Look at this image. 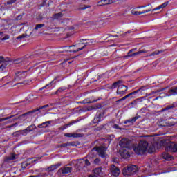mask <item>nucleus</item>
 <instances>
[{
  "label": "nucleus",
  "instance_id": "obj_29",
  "mask_svg": "<svg viewBox=\"0 0 177 177\" xmlns=\"http://www.w3.org/2000/svg\"><path fill=\"white\" fill-rule=\"evenodd\" d=\"M102 108V104H98L95 106H89L88 108V111H91V110H96V109H101Z\"/></svg>",
  "mask_w": 177,
  "mask_h": 177
},
{
  "label": "nucleus",
  "instance_id": "obj_33",
  "mask_svg": "<svg viewBox=\"0 0 177 177\" xmlns=\"http://www.w3.org/2000/svg\"><path fill=\"white\" fill-rule=\"evenodd\" d=\"M13 117H16V115H10L6 118H0V122L3 121H6L7 120H10V118H13Z\"/></svg>",
  "mask_w": 177,
  "mask_h": 177
},
{
  "label": "nucleus",
  "instance_id": "obj_54",
  "mask_svg": "<svg viewBox=\"0 0 177 177\" xmlns=\"http://www.w3.org/2000/svg\"><path fill=\"white\" fill-rule=\"evenodd\" d=\"M6 39H9V35H6L2 39L3 41H5Z\"/></svg>",
  "mask_w": 177,
  "mask_h": 177
},
{
  "label": "nucleus",
  "instance_id": "obj_55",
  "mask_svg": "<svg viewBox=\"0 0 177 177\" xmlns=\"http://www.w3.org/2000/svg\"><path fill=\"white\" fill-rule=\"evenodd\" d=\"M100 161V160H99V158H96L95 160H94V162L95 164H99V162Z\"/></svg>",
  "mask_w": 177,
  "mask_h": 177
},
{
  "label": "nucleus",
  "instance_id": "obj_48",
  "mask_svg": "<svg viewBox=\"0 0 177 177\" xmlns=\"http://www.w3.org/2000/svg\"><path fill=\"white\" fill-rule=\"evenodd\" d=\"M113 128H115V129H121L120 127L118 126V124H114L113 126Z\"/></svg>",
  "mask_w": 177,
  "mask_h": 177
},
{
  "label": "nucleus",
  "instance_id": "obj_34",
  "mask_svg": "<svg viewBox=\"0 0 177 177\" xmlns=\"http://www.w3.org/2000/svg\"><path fill=\"white\" fill-rule=\"evenodd\" d=\"M34 158H32V160L30 161L31 164H34V162H37V161H39V160H41L42 158V156H39Z\"/></svg>",
  "mask_w": 177,
  "mask_h": 177
},
{
  "label": "nucleus",
  "instance_id": "obj_22",
  "mask_svg": "<svg viewBox=\"0 0 177 177\" xmlns=\"http://www.w3.org/2000/svg\"><path fill=\"white\" fill-rule=\"evenodd\" d=\"M93 172L95 175H98V176H103V171H102V167L95 168L93 170Z\"/></svg>",
  "mask_w": 177,
  "mask_h": 177
},
{
  "label": "nucleus",
  "instance_id": "obj_58",
  "mask_svg": "<svg viewBox=\"0 0 177 177\" xmlns=\"http://www.w3.org/2000/svg\"><path fill=\"white\" fill-rule=\"evenodd\" d=\"M26 59H31V57H32V56H28V55H26L25 56Z\"/></svg>",
  "mask_w": 177,
  "mask_h": 177
},
{
  "label": "nucleus",
  "instance_id": "obj_59",
  "mask_svg": "<svg viewBox=\"0 0 177 177\" xmlns=\"http://www.w3.org/2000/svg\"><path fill=\"white\" fill-rule=\"evenodd\" d=\"M95 102H97V100H95L93 101H89L88 103H95Z\"/></svg>",
  "mask_w": 177,
  "mask_h": 177
},
{
  "label": "nucleus",
  "instance_id": "obj_6",
  "mask_svg": "<svg viewBox=\"0 0 177 177\" xmlns=\"http://www.w3.org/2000/svg\"><path fill=\"white\" fill-rule=\"evenodd\" d=\"M129 145H131V140L128 138H122L119 142V145L120 147H123L124 149H129Z\"/></svg>",
  "mask_w": 177,
  "mask_h": 177
},
{
  "label": "nucleus",
  "instance_id": "obj_28",
  "mask_svg": "<svg viewBox=\"0 0 177 177\" xmlns=\"http://www.w3.org/2000/svg\"><path fill=\"white\" fill-rule=\"evenodd\" d=\"M148 153L151 154L152 153H154L156 151V147L154 145H150L149 148L147 149Z\"/></svg>",
  "mask_w": 177,
  "mask_h": 177
},
{
  "label": "nucleus",
  "instance_id": "obj_18",
  "mask_svg": "<svg viewBox=\"0 0 177 177\" xmlns=\"http://www.w3.org/2000/svg\"><path fill=\"white\" fill-rule=\"evenodd\" d=\"M63 17V12H58L53 14V16L51 17L52 20H60Z\"/></svg>",
  "mask_w": 177,
  "mask_h": 177
},
{
  "label": "nucleus",
  "instance_id": "obj_26",
  "mask_svg": "<svg viewBox=\"0 0 177 177\" xmlns=\"http://www.w3.org/2000/svg\"><path fill=\"white\" fill-rule=\"evenodd\" d=\"M86 46V45L84 44L83 46L79 47L78 48H77V50H67V52H70V53L73 52V53H75L77 52H80V50H82V49H84Z\"/></svg>",
  "mask_w": 177,
  "mask_h": 177
},
{
  "label": "nucleus",
  "instance_id": "obj_25",
  "mask_svg": "<svg viewBox=\"0 0 177 177\" xmlns=\"http://www.w3.org/2000/svg\"><path fill=\"white\" fill-rule=\"evenodd\" d=\"M166 6H168V3L165 2L164 3H162V5L159 6L158 7L152 9V12H154L155 10H158L160 9H162L164 8H166Z\"/></svg>",
  "mask_w": 177,
  "mask_h": 177
},
{
  "label": "nucleus",
  "instance_id": "obj_14",
  "mask_svg": "<svg viewBox=\"0 0 177 177\" xmlns=\"http://www.w3.org/2000/svg\"><path fill=\"white\" fill-rule=\"evenodd\" d=\"M120 156L123 158H129V157H131V154H129V151H127V149H122L120 151Z\"/></svg>",
  "mask_w": 177,
  "mask_h": 177
},
{
  "label": "nucleus",
  "instance_id": "obj_44",
  "mask_svg": "<svg viewBox=\"0 0 177 177\" xmlns=\"http://www.w3.org/2000/svg\"><path fill=\"white\" fill-rule=\"evenodd\" d=\"M27 37V35L26 34H22L21 35L17 37V39H21V38H26Z\"/></svg>",
  "mask_w": 177,
  "mask_h": 177
},
{
  "label": "nucleus",
  "instance_id": "obj_23",
  "mask_svg": "<svg viewBox=\"0 0 177 177\" xmlns=\"http://www.w3.org/2000/svg\"><path fill=\"white\" fill-rule=\"evenodd\" d=\"M64 136H66L67 138H80V136H81V134H80V133H65Z\"/></svg>",
  "mask_w": 177,
  "mask_h": 177
},
{
  "label": "nucleus",
  "instance_id": "obj_11",
  "mask_svg": "<svg viewBox=\"0 0 177 177\" xmlns=\"http://www.w3.org/2000/svg\"><path fill=\"white\" fill-rule=\"evenodd\" d=\"M73 171V167H62L59 169L58 172H62L64 175L66 174H70Z\"/></svg>",
  "mask_w": 177,
  "mask_h": 177
},
{
  "label": "nucleus",
  "instance_id": "obj_42",
  "mask_svg": "<svg viewBox=\"0 0 177 177\" xmlns=\"http://www.w3.org/2000/svg\"><path fill=\"white\" fill-rule=\"evenodd\" d=\"M24 15V13L21 15H19L18 16H17L15 20H21V19H23Z\"/></svg>",
  "mask_w": 177,
  "mask_h": 177
},
{
  "label": "nucleus",
  "instance_id": "obj_20",
  "mask_svg": "<svg viewBox=\"0 0 177 177\" xmlns=\"http://www.w3.org/2000/svg\"><path fill=\"white\" fill-rule=\"evenodd\" d=\"M103 113H100L98 115L95 116L93 120L94 124H98L100 122L101 120H103Z\"/></svg>",
  "mask_w": 177,
  "mask_h": 177
},
{
  "label": "nucleus",
  "instance_id": "obj_45",
  "mask_svg": "<svg viewBox=\"0 0 177 177\" xmlns=\"http://www.w3.org/2000/svg\"><path fill=\"white\" fill-rule=\"evenodd\" d=\"M142 89H143V88H140L138 90L132 92L131 93H132V95H136V93H138V92H140V91H142Z\"/></svg>",
  "mask_w": 177,
  "mask_h": 177
},
{
  "label": "nucleus",
  "instance_id": "obj_46",
  "mask_svg": "<svg viewBox=\"0 0 177 177\" xmlns=\"http://www.w3.org/2000/svg\"><path fill=\"white\" fill-rule=\"evenodd\" d=\"M160 127H167V123H165L164 121H161L160 122Z\"/></svg>",
  "mask_w": 177,
  "mask_h": 177
},
{
  "label": "nucleus",
  "instance_id": "obj_62",
  "mask_svg": "<svg viewBox=\"0 0 177 177\" xmlns=\"http://www.w3.org/2000/svg\"><path fill=\"white\" fill-rule=\"evenodd\" d=\"M128 97H129V95H127L126 96H124V99H128Z\"/></svg>",
  "mask_w": 177,
  "mask_h": 177
},
{
  "label": "nucleus",
  "instance_id": "obj_31",
  "mask_svg": "<svg viewBox=\"0 0 177 177\" xmlns=\"http://www.w3.org/2000/svg\"><path fill=\"white\" fill-rule=\"evenodd\" d=\"M35 128H37V126H35V124H31L30 126H28L26 129L28 130V132H31L32 131H34V129H35Z\"/></svg>",
  "mask_w": 177,
  "mask_h": 177
},
{
  "label": "nucleus",
  "instance_id": "obj_39",
  "mask_svg": "<svg viewBox=\"0 0 177 177\" xmlns=\"http://www.w3.org/2000/svg\"><path fill=\"white\" fill-rule=\"evenodd\" d=\"M160 53H162V51H160V50L155 51V52L151 53V54L149 55V56H154V55H160Z\"/></svg>",
  "mask_w": 177,
  "mask_h": 177
},
{
  "label": "nucleus",
  "instance_id": "obj_40",
  "mask_svg": "<svg viewBox=\"0 0 177 177\" xmlns=\"http://www.w3.org/2000/svg\"><path fill=\"white\" fill-rule=\"evenodd\" d=\"M53 167H54V169H57V168H59V167H62V163H57L55 165H53Z\"/></svg>",
  "mask_w": 177,
  "mask_h": 177
},
{
  "label": "nucleus",
  "instance_id": "obj_64",
  "mask_svg": "<svg viewBox=\"0 0 177 177\" xmlns=\"http://www.w3.org/2000/svg\"><path fill=\"white\" fill-rule=\"evenodd\" d=\"M166 110H168V109H165H165H162L161 111H162V112L166 111Z\"/></svg>",
  "mask_w": 177,
  "mask_h": 177
},
{
  "label": "nucleus",
  "instance_id": "obj_47",
  "mask_svg": "<svg viewBox=\"0 0 177 177\" xmlns=\"http://www.w3.org/2000/svg\"><path fill=\"white\" fill-rule=\"evenodd\" d=\"M17 132H24V133H28V130L27 129H24V130H19Z\"/></svg>",
  "mask_w": 177,
  "mask_h": 177
},
{
  "label": "nucleus",
  "instance_id": "obj_52",
  "mask_svg": "<svg viewBox=\"0 0 177 177\" xmlns=\"http://www.w3.org/2000/svg\"><path fill=\"white\" fill-rule=\"evenodd\" d=\"M133 50H136V48L130 50L128 52L127 56H129V55H131V53H132V52H133Z\"/></svg>",
  "mask_w": 177,
  "mask_h": 177
},
{
  "label": "nucleus",
  "instance_id": "obj_60",
  "mask_svg": "<svg viewBox=\"0 0 177 177\" xmlns=\"http://www.w3.org/2000/svg\"><path fill=\"white\" fill-rule=\"evenodd\" d=\"M122 100H125V97H122L118 100V102H122Z\"/></svg>",
  "mask_w": 177,
  "mask_h": 177
},
{
  "label": "nucleus",
  "instance_id": "obj_21",
  "mask_svg": "<svg viewBox=\"0 0 177 177\" xmlns=\"http://www.w3.org/2000/svg\"><path fill=\"white\" fill-rule=\"evenodd\" d=\"M75 122H77V121L75 120H73L71 121V122L68 123V124H64V126L61 127L59 128V129H61L62 131H64V129L68 128V127L73 125V124H75Z\"/></svg>",
  "mask_w": 177,
  "mask_h": 177
},
{
  "label": "nucleus",
  "instance_id": "obj_53",
  "mask_svg": "<svg viewBox=\"0 0 177 177\" xmlns=\"http://www.w3.org/2000/svg\"><path fill=\"white\" fill-rule=\"evenodd\" d=\"M16 125H18L17 122H16L15 124H13L12 125L8 126V128H12V127H16Z\"/></svg>",
  "mask_w": 177,
  "mask_h": 177
},
{
  "label": "nucleus",
  "instance_id": "obj_38",
  "mask_svg": "<svg viewBox=\"0 0 177 177\" xmlns=\"http://www.w3.org/2000/svg\"><path fill=\"white\" fill-rule=\"evenodd\" d=\"M67 146H71V143L67 142V143L61 144L59 145V147H67Z\"/></svg>",
  "mask_w": 177,
  "mask_h": 177
},
{
  "label": "nucleus",
  "instance_id": "obj_57",
  "mask_svg": "<svg viewBox=\"0 0 177 177\" xmlns=\"http://www.w3.org/2000/svg\"><path fill=\"white\" fill-rule=\"evenodd\" d=\"M70 20V19L67 18L63 20L62 23H66L67 21Z\"/></svg>",
  "mask_w": 177,
  "mask_h": 177
},
{
  "label": "nucleus",
  "instance_id": "obj_17",
  "mask_svg": "<svg viewBox=\"0 0 177 177\" xmlns=\"http://www.w3.org/2000/svg\"><path fill=\"white\" fill-rule=\"evenodd\" d=\"M169 96H176L177 95V86L176 87H172L168 91Z\"/></svg>",
  "mask_w": 177,
  "mask_h": 177
},
{
  "label": "nucleus",
  "instance_id": "obj_61",
  "mask_svg": "<svg viewBox=\"0 0 177 177\" xmlns=\"http://www.w3.org/2000/svg\"><path fill=\"white\" fill-rule=\"evenodd\" d=\"M74 28H75L74 26H71L69 28L70 30H74Z\"/></svg>",
  "mask_w": 177,
  "mask_h": 177
},
{
  "label": "nucleus",
  "instance_id": "obj_13",
  "mask_svg": "<svg viewBox=\"0 0 177 177\" xmlns=\"http://www.w3.org/2000/svg\"><path fill=\"white\" fill-rule=\"evenodd\" d=\"M162 157L164 160H167V161H172V160H174V157L167 152H163L162 153Z\"/></svg>",
  "mask_w": 177,
  "mask_h": 177
},
{
  "label": "nucleus",
  "instance_id": "obj_35",
  "mask_svg": "<svg viewBox=\"0 0 177 177\" xmlns=\"http://www.w3.org/2000/svg\"><path fill=\"white\" fill-rule=\"evenodd\" d=\"M42 27H45V24H36L35 27V30H39V28H42Z\"/></svg>",
  "mask_w": 177,
  "mask_h": 177
},
{
  "label": "nucleus",
  "instance_id": "obj_8",
  "mask_svg": "<svg viewBox=\"0 0 177 177\" xmlns=\"http://www.w3.org/2000/svg\"><path fill=\"white\" fill-rule=\"evenodd\" d=\"M9 62H10V60H6L4 59L3 56H0V70H2V71H3L5 70V68H6V66L8 64H9Z\"/></svg>",
  "mask_w": 177,
  "mask_h": 177
},
{
  "label": "nucleus",
  "instance_id": "obj_37",
  "mask_svg": "<svg viewBox=\"0 0 177 177\" xmlns=\"http://www.w3.org/2000/svg\"><path fill=\"white\" fill-rule=\"evenodd\" d=\"M66 89H67V88H66V87L59 88L58 90H57L55 95H57V93H59L60 92H63V91H66Z\"/></svg>",
  "mask_w": 177,
  "mask_h": 177
},
{
  "label": "nucleus",
  "instance_id": "obj_1",
  "mask_svg": "<svg viewBox=\"0 0 177 177\" xmlns=\"http://www.w3.org/2000/svg\"><path fill=\"white\" fill-rule=\"evenodd\" d=\"M148 149L149 142L145 140L140 141L137 146L133 147V150L135 151L136 154L138 156H144L146 154Z\"/></svg>",
  "mask_w": 177,
  "mask_h": 177
},
{
  "label": "nucleus",
  "instance_id": "obj_15",
  "mask_svg": "<svg viewBox=\"0 0 177 177\" xmlns=\"http://www.w3.org/2000/svg\"><path fill=\"white\" fill-rule=\"evenodd\" d=\"M139 118H140V115H137L135 116L134 118H131V119H129L124 121V124H135V122H136V120H139Z\"/></svg>",
  "mask_w": 177,
  "mask_h": 177
},
{
  "label": "nucleus",
  "instance_id": "obj_12",
  "mask_svg": "<svg viewBox=\"0 0 177 177\" xmlns=\"http://www.w3.org/2000/svg\"><path fill=\"white\" fill-rule=\"evenodd\" d=\"M147 53V50H139V51H138L136 53H134L133 54H130L129 55H125L123 57H124V59H128V57H132L133 56H136L138 55H140V53Z\"/></svg>",
  "mask_w": 177,
  "mask_h": 177
},
{
  "label": "nucleus",
  "instance_id": "obj_30",
  "mask_svg": "<svg viewBox=\"0 0 177 177\" xmlns=\"http://www.w3.org/2000/svg\"><path fill=\"white\" fill-rule=\"evenodd\" d=\"M108 0H101L97 2V6H104V5H107Z\"/></svg>",
  "mask_w": 177,
  "mask_h": 177
},
{
  "label": "nucleus",
  "instance_id": "obj_16",
  "mask_svg": "<svg viewBox=\"0 0 177 177\" xmlns=\"http://www.w3.org/2000/svg\"><path fill=\"white\" fill-rule=\"evenodd\" d=\"M149 12H151V9H148L142 12L140 11L138 12V11H136L135 10H131V13L135 16H138V15H144V13H149Z\"/></svg>",
  "mask_w": 177,
  "mask_h": 177
},
{
  "label": "nucleus",
  "instance_id": "obj_36",
  "mask_svg": "<svg viewBox=\"0 0 177 177\" xmlns=\"http://www.w3.org/2000/svg\"><path fill=\"white\" fill-rule=\"evenodd\" d=\"M55 167H53V165L49 166L48 167H47L45 170L47 172H52V171H55Z\"/></svg>",
  "mask_w": 177,
  "mask_h": 177
},
{
  "label": "nucleus",
  "instance_id": "obj_51",
  "mask_svg": "<svg viewBox=\"0 0 177 177\" xmlns=\"http://www.w3.org/2000/svg\"><path fill=\"white\" fill-rule=\"evenodd\" d=\"M30 164H31V163H26L25 164V165H24H24H22V168H26L28 165H30Z\"/></svg>",
  "mask_w": 177,
  "mask_h": 177
},
{
  "label": "nucleus",
  "instance_id": "obj_27",
  "mask_svg": "<svg viewBox=\"0 0 177 177\" xmlns=\"http://www.w3.org/2000/svg\"><path fill=\"white\" fill-rule=\"evenodd\" d=\"M120 84H122V82L121 80L113 83V84L111 86V89H115L117 86L118 87Z\"/></svg>",
  "mask_w": 177,
  "mask_h": 177
},
{
  "label": "nucleus",
  "instance_id": "obj_9",
  "mask_svg": "<svg viewBox=\"0 0 177 177\" xmlns=\"http://www.w3.org/2000/svg\"><path fill=\"white\" fill-rule=\"evenodd\" d=\"M110 171L113 176H118L120 175V169L114 165H111Z\"/></svg>",
  "mask_w": 177,
  "mask_h": 177
},
{
  "label": "nucleus",
  "instance_id": "obj_41",
  "mask_svg": "<svg viewBox=\"0 0 177 177\" xmlns=\"http://www.w3.org/2000/svg\"><path fill=\"white\" fill-rule=\"evenodd\" d=\"M86 167H89L91 165V162L88 159H84Z\"/></svg>",
  "mask_w": 177,
  "mask_h": 177
},
{
  "label": "nucleus",
  "instance_id": "obj_10",
  "mask_svg": "<svg viewBox=\"0 0 177 177\" xmlns=\"http://www.w3.org/2000/svg\"><path fill=\"white\" fill-rule=\"evenodd\" d=\"M34 113H35L34 110L30 111L28 112H26V113H23L22 115H19L18 117V119L19 120V121L23 122L24 121H26V120H27V115H30V114H32Z\"/></svg>",
  "mask_w": 177,
  "mask_h": 177
},
{
  "label": "nucleus",
  "instance_id": "obj_32",
  "mask_svg": "<svg viewBox=\"0 0 177 177\" xmlns=\"http://www.w3.org/2000/svg\"><path fill=\"white\" fill-rule=\"evenodd\" d=\"M46 107H49V105H48V104H46V105L40 106V107H39V108H36V109H33V111H34L35 113H36V111H39L40 110H42V109H46Z\"/></svg>",
  "mask_w": 177,
  "mask_h": 177
},
{
  "label": "nucleus",
  "instance_id": "obj_49",
  "mask_svg": "<svg viewBox=\"0 0 177 177\" xmlns=\"http://www.w3.org/2000/svg\"><path fill=\"white\" fill-rule=\"evenodd\" d=\"M88 8H91V6H84V7L81 8V10H84V9H88Z\"/></svg>",
  "mask_w": 177,
  "mask_h": 177
},
{
  "label": "nucleus",
  "instance_id": "obj_43",
  "mask_svg": "<svg viewBox=\"0 0 177 177\" xmlns=\"http://www.w3.org/2000/svg\"><path fill=\"white\" fill-rule=\"evenodd\" d=\"M175 104L169 105L165 108V110H169L171 109H174Z\"/></svg>",
  "mask_w": 177,
  "mask_h": 177
},
{
  "label": "nucleus",
  "instance_id": "obj_50",
  "mask_svg": "<svg viewBox=\"0 0 177 177\" xmlns=\"http://www.w3.org/2000/svg\"><path fill=\"white\" fill-rule=\"evenodd\" d=\"M50 84H52V83H50ZM50 84H47V85H46L45 86L42 87L41 88H40V91H42V90H44V89H46V88H48V86H49V85H50Z\"/></svg>",
  "mask_w": 177,
  "mask_h": 177
},
{
  "label": "nucleus",
  "instance_id": "obj_3",
  "mask_svg": "<svg viewBox=\"0 0 177 177\" xmlns=\"http://www.w3.org/2000/svg\"><path fill=\"white\" fill-rule=\"evenodd\" d=\"M166 151H171L172 153H176L177 151V144L175 142H169L165 147Z\"/></svg>",
  "mask_w": 177,
  "mask_h": 177
},
{
  "label": "nucleus",
  "instance_id": "obj_5",
  "mask_svg": "<svg viewBox=\"0 0 177 177\" xmlns=\"http://www.w3.org/2000/svg\"><path fill=\"white\" fill-rule=\"evenodd\" d=\"M127 91H128V86L124 84H120L118 86V90L116 93L117 95H120V96H124Z\"/></svg>",
  "mask_w": 177,
  "mask_h": 177
},
{
  "label": "nucleus",
  "instance_id": "obj_7",
  "mask_svg": "<svg viewBox=\"0 0 177 177\" xmlns=\"http://www.w3.org/2000/svg\"><path fill=\"white\" fill-rule=\"evenodd\" d=\"M73 164H75L76 171H80L82 169V167L84 166V159L73 160Z\"/></svg>",
  "mask_w": 177,
  "mask_h": 177
},
{
  "label": "nucleus",
  "instance_id": "obj_2",
  "mask_svg": "<svg viewBox=\"0 0 177 177\" xmlns=\"http://www.w3.org/2000/svg\"><path fill=\"white\" fill-rule=\"evenodd\" d=\"M136 172H138V167L133 165H129L127 167H124L122 171V174L124 176H131V175H134Z\"/></svg>",
  "mask_w": 177,
  "mask_h": 177
},
{
  "label": "nucleus",
  "instance_id": "obj_24",
  "mask_svg": "<svg viewBox=\"0 0 177 177\" xmlns=\"http://www.w3.org/2000/svg\"><path fill=\"white\" fill-rule=\"evenodd\" d=\"M51 122H52L50 121H47L39 124L37 127L38 128H47V127H49V124H50Z\"/></svg>",
  "mask_w": 177,
  "mask_h": 177
},
{
  "label": "nucleus",
  "instance_id": "obj_19",
  "mask_svg": "<svg viewBox=\"0 0 177 177\" xmlns=\"http://www.w3.org/2000/svg\"><path fill=\"white\" fill-rule=\"evenodd\" d=\"M17 77L19 78V80H23L26 77H27V71H23V72H17L16 73Z\"/></svg>",
  "mask_w": 177,
  "mask_h": 177
},
{
  "label": "nucleus",
  "instance_id": "obj_4",
  "mask_svg": "<svg viewBox=\"0 0 177 177\" xmlns=\"http://www.w3.org/2000/svg\"><path fill=\"white\" fill-rule=\"evenodd\" d=\"M96 150L98 152L99 156L102 157V158H106L107 157V153H106V151L107 150V147H98L96 148Z\"/></svg>",
  "mask_w": 177,
  "mask_h": 177
},
{
  "label": "nucleus",
  "instance_id": "obj_63",
  "mask_svg": "<svg viewBox=\"0 0 177 177\" xmlns=\"http://www.w3.org/2000/svg\"><path fill=\"white\" fill-rule=\"evenodd\" d=\"M68 165H69L70 167H71V165H73V162H71Z\"/></svg>",
  "mask_w": 177,
  "mask_h": 177
},
{
  "label": "nucleus",
  "instance_id": "obj_56",
  "mask_svg": "<svg viewBox=\"0 0 177 177\" xmlns=\"http://www.w3.org/2000/svg\"><path fill=\"white\" fill-rule=\"evenodd\" d=\"M20 62H21V59H16L14 61V63H15V64H17V63H20Z\"/></svg>",
  "mask_w": 177,
  "mask_h": 177
}]
</instances>
